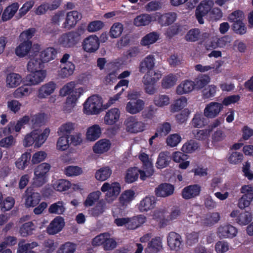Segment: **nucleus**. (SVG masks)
I'll use <instances>...</instances> for the list:
<instances>
[{
	"mask_svg": "<svg viewBox=\"0 0 253 253\" xmlns=\"http://www.w3.org/2000/svg\"><path fill=\"white\" fill-rule=\"evenodd\" d=\"M36 32V28H30L20 33L19 36L20 43L15 50V54L17 56L24 57L30 53L32 47V42L31 40Z\"/></svg>",
	"mask_w": 253,
	"mask_h": 253,
	"instance_id": "obj_1",
	"label": "nucleus"
},
{
	"mask_svg": "<svg viewBox=\"0 0 253 253\" xmlns=\"http://www.w3.org/2000/svg\"><path fill=\"white\" fill-rule=\"evenodd\" d=\"M27 70L30 73L26 77L29 85H37L42 82L46 76V71L42 68L43 64H27Z\"/></svg>",
	"mask_w": 253,
	"mask_h": 253,
	"instance_id": "obj_2",
	"label": "nucleus"
},
{
	"mask_svg": "<svg viewBox=\"0 0 253 253\" xmlns=\"http://www.w3.org/2000/svg\"><path fill=\"white\" fill-rule=\"evenodd\" d=\"M34 46L35 50L31 55V60H35L36 63H46L55 58L57 52L53 47H47L39 52L40 45L35 44Z\"/></svg>",
	"mask_w": 253,
	"mask_h": 253,
	"instance_id": "obj_3",
	"label": "nucleus"
},
{
	"mask_svg": "<svg viewBox=\"0 0 253 253\" xmlns=\"http://www.w3.org/2000/svg\"><path fill=\"white\" fill-rule=\"evenodd\" d=\"M50 164L43 163L39 165L34 169L33 184L41 187L48 180V172L50 169Z\"/></svg>",
	"mask_w": 253,
	"mask_h": 253,
	"instance_id": "obj_4",
	"label": "nucleus"
},
{
	"mask_svg": "<svg viewBox=\"0 0 253 253\" xmlns=\"http://www.w3.org/2000/svg\"><path fill=\"white\" fill-rule=\"evenodd\" d=\"M101 107V98L97 95H92L84 103L83 112L88 115H97L100 113Z\"/></svg>",
	"mask_w": 253,
	"mask_h": 253,
	"instance_id": "obj_5",
	"label": "nucleus"
},
{
	"mask_svg": "<svg viewBox=\"0 0 253 253\" xmlns=\"http://www.w3.org/2000/svg\"><path fill=\"white\" fill-rule=\"evenodd\" d=\"M84 32L83 27H79L76 30L67 33L64 35V47H73L81 40V36Z\"/></svg>",
	"mask_w": 253,
	"mask_h": 253,
	"instance_id": "obj_6",
	"label": "nucleus"
},
{
	"mask_svg": "<svg viewBox=\"0 0 253 253\" xmlns=\"http://www.w3.org/2000/svg\"><path fill=\"white\" fill-rule=\"evenodd\" d=\"M102 192H107L106 200L109 203L114 201L120 192V184L118 182L104 183L101 189Z\"/></svg>",
	"mask_w": 253,
	"mask_h": 253,
	"instance_id": "obj_7",
	"label": "nucleus"
},
{
	"mask_svg": "<svg viewBox=\"0 0 253 253\" xmlns=\"http://www.w3.org/2000/svg\"><path fill=\"white\" fill-rule=\"evenodd\" d=\"M213 4V2L211 0H204L202 1L197 7L195 15L200 24H203L204 23L203 17L210 12Z\"/></svg>",
	"mask_w": 253,
	"mask_h": 253,
	"instance_id": "obj_8",
	"label": "nucleus"
},
{
	"mask_svg": "<svg viewBox=\"0 0 253 253\" xmlns=\"http://www.w3.org/2000/svg\"><path fill=\"white\" fill-rule=\"evenodd\" d=\"M127 131L131 133H137L145 130L146 125L141 121H138L135 117L127 118L124 122Z\"/></svg>",
	"mask_w": 253,
	"mask_h": 253,
	"instance_id": "obj_9",
	"label": "nucleus"
},
{
	"mask_svg": "<svg viewBox=\"0 0 253 253\" xmlns=\"http://www.w3.org/2000/svg\"><path fill=\"white\" fill-rule=\"evenodd\" d=\"M139 158L143 163V170L140 171V178L145 180L146 177L151 176L154 172L152 162L150 161L148 155L141 153Z\"/></svg>",
	"mask_w": 253,
	"mask_h": 253,
	"instance_id": "obj_10",
	"label": "nucleus"
},
{
	"mask_svg": "<svg viewBox=\"0 0 253 253\" xmlns=\"http://www.w3.org/2000/svg\"><path fill=\"white\" fill-rule=\"evenodd\" d=\"M25 206L27 208L34 207L38 205L41 200L40 193L31 188H28L25 191Z\"/></svg>",
	"mask_w": 253,
	"mask_h": 253,
	"instance_id": "obj_11",
	"label": "nucleus"
},
{
	"mask_svg": "<svg viewBox=\"0 0 253 253\" xmlns=\"http://www.w3.org/2000/svg\"><path fill=\"white\" fill-rule=\"evenodd\" d=\"M99 44L98 38L96 36L91 35L84 39L82 46L85 51L93 53L99 48Z\"/></svg>",
	"mask_w": 253,
	"mask_h": 253,
	"instance_id": "obj_12",
	"label": "nucleus"
},
{
	"mask_svg": "<svg viewBox=\"0 0 253 253\" xmlns=\"http://www.w3.org/2000/svg\"><path fill=\"white\" fill-rule=\"evenodd\" d=\"M183 241L181 236L174 232H170L167 236L168 245L171 250L177 251L182 246Z\"/></svg>",
	"mask_w": 253,
	"mask_h": 253,
	"instance_id": "obj_13",
	"label": "nucleus"
},
{
	"mask_svg": "<svg viewBox=\"0 0 253 253\" xmlns=\"http://www.w3.org/2000/svg\"><path fill=\"white\" fill-rule=\"evenodd\" d=\"M222 108V104L212 102L206 105L204 110V114L208 118H214L219 114Z\"/></svg>",
	"mask_w": 253,
	"mask_h": 253,
	"instance_id": "obj_14",
	"label": "nucleus"
},
{
	"mask_svg": "<svg viewBox=\"0 0 253 253\" xmlns=\"http://www.w3.org/2000/svg\"><path fill=\"white\" fill-rule=\"evenodd\" d=\"M145 107V102L141 99L128 101L126 106V111L132 115L136 114L142 111Z\"/></svg>",
	"mask_w": 253,
	"mask_h": 253,
	"instance_id": "obj_15",
	"label": "nucleus"
},
{
	"mask_svg": "<svg viewBox=\"0 0 253 253\" xmlns=\"http://www.w3.org/2000/svg\"><path fill=\"white\" fill-rule=\"evenodd\" d=\"M232 41V37L228 35L224 36L220 38H215L211 42L210 45L207 43L206 47L207 48H208V47L213 48L217 47L226 48L230 45Z\"/></svg>",
	"mask_w": 253,
	"mask_h": 253,
	"instance_id": "obj_16",
	"label": "nucleus"
},
{
	"mask_svg": "<svg viewBox=\"0 0 253 253\" xmlns=\"http://www.w3.org/2000/svg\"><path fill=\"white\" fill-rule=\"evenodd\" d=\"M237 234V229L231 225H221L218 228L217 235L219 238H232Z\"/></svg>",
	"mask_w": 253,
	"mask_h": 253,
	"instance_id": "obj_17",
	"label": "nucleus"
},
{
	"mask_svg": "<svg viewBox=\"0 0 253 253\" xmlns=\"http://www.w3.org/2000/svg\"><path fill=\"white\" fill-rule=\"evenodd\" d=\"M121 112L117 108L110 109L106 112L104 117V123L108 125H113L120 119Z\"/></svg>",
	"mask_w": 253,
	"mask_h": 253,
	"instance_id": "obj_18",
	"label": "nucleus"
},
{
	"mask_svg": "<svg viewBox=\"0 0 253 253\" xmlns=\"http://www.w3.org/2000/svg\"><path fill=\"white\" fill-rule=\"evenodd\" d=\"M201 190V186L198 184L189 185L182 190L181 195L186 200L194 198L200 194Z\"/></svg>",
	"mask_w": 253,
	"mask_h": 253,
	"instance_id": "obj_19",
	"label": "nucleus"
},
{
	"mask_svg": "<svg viewBox=\"0 0 253 253\" xmlns=\"http://www.w3.org/2000/svg\"><path fill=\"white\" fill-rule=\"evenodd\" d=\"M174 186L169 183H162L159 185L155 190V195L157 197H167L171 195L174 192Z\"/></svg>",
	"mask_w": 253,
	"mask_h": 253,
	"instance_id": "obj_20",
	"label": "nucleus"
},
{
	"mask_svg": "<svg viewBox=\"0 0 253 253\" xmlns=\"http://www.w3.org/2000/svg\"><path fill=\"white\" fill-rule=\"evenodd\" d=\"M30 121V118L28 116H25L18 120L15 125H8L7 127L3 128L2 132L4 135L9 134L12 133L13 130L19 132L23 125H26Z\"/></svg>",
	"mask_w": 253,
	"mask_h": 253,
	"instance_id": "obj_21",
	"label": "nucleus"
},
{
	"mask_svg": "<svg viewBox=\"0 0 253 253\" xmlns=\"http://www.w3.org/2000/svg\"><path fill=\"white\" fill-rule=\"evenodd\" d=\"M156 203L154 196H146L142 199L138 204V209L141 212L147 211L153 209Z\"/></svg>",
	"mask_w": 253,
	"mask_h": 253,
	"instance_id": "obj_22",
	"label": "nucleus"
},
{
	"mask_svg": "<svg viewBox=\"0 0 253 253\" xmlns=\"http://www.w3.org/2000/svg\"><path fill=\"white\" fill-rule=\"evenodd\" d=\"M56 87V84L53 81L42 85L38 91V97L41 99L46 98L54 92Z\"/></svg>",
	"mask_w": 253,
	"mask_h": 253,
	"instance_id": "obj_23",
	"label": "nucleus"
},
{
	"mask_svg": "<svg viewBox=\"0 0 253 253\" xmlns=\"http://www.w3.org/2000/svg\"><path fill=\"white\" fill-rule=\"evenodd\" d=\"M63 217L57 216L49 224L46 228L47 233L49 235H54L60 232L63 228Z\"/></svg>",
	"mask_w": 253,
	"mask_h": 253,
	"instance_id": "obj_24",
	"label": "nucleus"
},
{
	"mask_svg": "<svg viewBox=\"0 0 253 253\" xmlns=\"http://www.w3.org/2000/svg\"><path fill=\"white\" fill-rule=\"evenodd\" d=\"M162 247V239L159 237H157L148 243L145 250V253H158Z\"/></svg>",
	"mask_w": 253,
	"mask_h": 253,
	"instance_id": "obj_25",
	"label": "nucleus"
},
{
	"mask_svg": "<svg viewBox=\"0 0 253 253\" xmlns=\"http://www.w3.org/2000/svg\"><path fill=\"white\" fill-rule=\"evenodd\" d=\"M81 18V14L77 11H72L68 12L66 15V21L64 23V28L68 29L72 28L75 26Z\"/></svg>",
	"mask_w": 253,
	"mask_h": 253,
	"instance_id": "obj_26",
	"label": "nucleus"
},
{
	"mask_svg": "<svg viewBox=\"0 0 253 253\" xmlns=\"http://www.w3.org/2000/svg\"><path fill=\"white\" fill-rule=\"evenodd\" d=\"M194 83L190 80H185L179 84L176 88V93L178 95L191 92L194 88Z\"/></svg>",
	"mask_w": 253,
	"mask_h": 253,
	"instance_id": "obj_27",
	"label": "nucleus"
},
{
	"mask_svg": "<svg viewBox=\"0 0 253 253\" xmlns=\"http://www.w3.org/2000/svg\"><path fill=\"white\" fill-rule=\"evenodd\" d=\"M19 7V4L18 2L13 3L7 6L2 13L1 20L2 21H7L11 19L17 11Z\"/></svg>",
	"mask_w": 253,
	"mask_h": 253,
	"instance_id": "obj_28",
	"label": "nucleus"
},
{
	"mask_svg": "<svg viewBox=\"0 0 253 253\" xmlns=\"http://www.w3.org/2000/svg\"><path fill=\"white\" fill-rule=\"evenodd\" d=\"M74 92V95H68L66 99V102L64 103V113H71L74 111V109L76 105V102L80 95Z\"/></svg>",
	"mask_w": 253,
	"mask_h": 253,
	"instance_id": "obj_29",
	"label": "nucleus"
},
{
	"mask_svg": "<svg viewBox=\"0 0 253 253\" xmlns=\"http://www.w3.org/2000/svg\"><path fill=\"white\" fill-rule=\"evenodd\" d=\"M176 18V13L168 12L161 15L158 19V22L162 26H167L173 23Z\"/></svg>",
	"mask_w": 253,
	"mask_h": 253,
	"instance_id": "obj_30",
	"label": "nucleus"
},
{
	"mask_svg": "<svg viewBox=\"0 0 253 253\" xmlns=\"http://www.w3.org/2000/svg\"><path fill=\"white\" fill-rule=\"evenodd\" d=\"M146 218L145 216L139 215L132 218H128L127 228L128 229H135L140 227L145 222Z\"/></svg>",
	"mask_w": 253,
	"mask_h": 253,
	"instance_id": "obj_31",
	"label": "nucleus"
},
{
	"mask_svg": "<svg viewBox=\"0 0 253 253\" xmlns=\"http://www.w3.org/2000/svg\"><path fill=\"white\" fill-rule=\"evenodd\" d=\"M101 133V130L99 126L94 125L87 129L86 139L90 141H94L100 137Z\"/></svg>",
	"mask_w": 253,
	"mask_h": 253,
	"instance_id": "obj_32",
	"label": "nucleus"
},
{
	"mask_svg": "<svg viewBox=\"0 0 253 253\" xmlns=\"http://www.w3.org/2000/svg\"><path fill=\"white\" fill-rule=\"evenodd\" d=\"M170 160L169 153L168 152H161L157 159L156 164V167L158 169H163L167 167Z\"/></svg>",
	"mask_w": 253,
	"mask_h": 253,
	"instance_id": "obj_33",
	"label": "nucleus"
},
{
	"mask_svg": "<svg viewBox=\"0 0 253 253\" xmlns=\"http://www.w3.org/2000/svg\"><path fill=\"white\" fill-rule=\"evenodd\" d=\"M22 81L21 76L19 74L11 73L7 75V85L11 88L18 86Z\"/></svg>",
	"mask_w": 253,
	"mask_h": 253,
	"instance_id": "obj_34",
	"label": "nucleus"
},
{
	"mask_svg": "<svg viewBox=\"0 0 253 253\" xmlns=\"http://www.w3.org/2000/svg\"><path fill=\"white\" fill-rule=\"evenodd\" d=\"M110 147L109 141L106 139H101L95 143L93 147L94 153L102 154L107 151Z\"/></svg>",
	"mask_w": 253,
	"mask_h": 253,
	"instance_id": "obj_35",
	"label": "nucleus"
},
{
	"mask_svg": "<svg viewBox=\"0 0 253 253\" xmlns=\"http://www.w3.org/2000/svg\"><path fill=\"white\" fill-rule=\"evenodd\" d=\"M33 133L34 137L35 140V147H40L47 139L50 133V129L49 128H46L40 134H39L35 132H33Z\"/></svg>",
	"mask_w": 253,
	"mask_h": 253,
	"instance_id": "obj_36",
	"label": "nucleus"
},
{
	"mask_svg": "<svg viewBox=\"0 0 253 253\" xmlns=\"http://www.w3.org/2000/svg\"><path fill=\"white\" fill-rule=\"evenodd\" d=\"M177 81L176 76L170 74L163 78L161 81V86L164 89H169L176 84Z\"/></svg>",
	"mask_w": 253,
	"mask_h": 253,
	"instance_id": "obj_37",
	"label": "nucleus"
},
{
	"mask_svg": "<svg viewBox=\"0 0 253 253\" xmlns=\"http://www.w3.org/2000/svg\"><path fill=\"white\" fill-rule=\"evenodd\" d=\"M112 174V170L108 167L101 168L96 170L95 177L96 180L103 181L110 177Z\"/></svg>",
	"mask_w": 253,
	"mask_h": 253,
	"instance_id": "obj_38",
	"label": "nucleus"
},
{
	"mask_svg": "<svg viewBox=\"0 0 253 253\" xmlns=\"http://www.w3.org/2000/svg\"><path fill=\"white\" fill-rule=\"evenodd\" d=\"M153 102L157 107H164L170 104V99L169 95L160 94L155 96Z\"/></svg>",
	"mask_w": 253,
	"mask_h": 253,
	"instance_id": "obj_39",
	"label": "nucleus"
},
{
	"mask_svg": "<svg viewBox=\"0 0 253 253\" xmlns=\"http://www.w3.org/2000/svg\"><path fill=\"white\" fill-rule=\"evenodd\" d=\"M160 34L157 32H152L145 36L141 41L142 45H149L156 42L159 39Z\"/></svg>",
	"mask_w": 253,
	"mask_h": 253,
	"instance_id": "obj_40",
	"label": "nucleus"
},
{
	"mask_svg": "<svg viewBox=\"0 0 253 253\" xmlns=\"http://www.w3.org/2000/svg\"><path fill=\"white\" fill-rule=\"evenodd\" d=\"M31 156V154L29 152L23 154L15 162L16 168L22 170L25 169L30 163Z\"/></svg>",
	"mask_w": 253,
	"mask_h": 253,
	"instance_id": "obj_41",
	"label": "nucleus"
},
{
	"mask_svg": "<svg viewBox=\"0 0 253 253\" xmlns=\"http://www.w3.org/2000/svg\"><path fill=\"white\" fill-rule=\"evenodd\" d=\"M171 130V126L170 123L164 122L158 126L155 132L156 136L162 137L168 134Z\"/></svg>",
	"mask_w": 253,
	"mask_h": 253,
	"instance_id": "obj_42",
	"label": "nucleus"
},
{
	"mask_svg": "<svg viewBox=\"0 0 253 253\" xmlns=\"http://www.w3.org/2000/svg\"><path fill=\"white\" fill-rule=\"evenodd\" d=\"M152 21V17L148 14H143L137 16L134 20V24L136 26H146Z\"/></svg>",
	"mask_w": 253,
	"mask_h": 253,
	"instance_id": "obj_43",
	"label": "nucleus"
},
{
	"mask_svg": "<svg viewBox=\"0 0 253 253\" xmlns=\"http://www.w3.org/2000/svg\"><path fill=\"white\" fill-rule=\"evenodd\" d=\"M168 210L166 208H161L156 210L153 212V217L156 219L161 220V223L163 226H166L165 221L166 217L168 215Z\"/></svg>",
	"mask_w": 253,
	"mask_h": 253,
	"instance_id": "obj_44",
	"label": "nucleus"
},
{
	"mask_svg": "<svg viewBox=\"0 0 253 253\" xmlns=\"http://www.w3.org/2000/svg\"><path fill=\"white\" fill-rule=\"evenodd\" d=\"M35 226L34 224L29 221L24 223L20 228L19 232L23 237H27L31 235L33 233V231L35 229Z\"/></svg>",
	"mask_w": 253,
	"mask_h": 253,
	"instance_id": "obj_45",
	"label": "nucleus"
},
{
	"mask_svg": "<svg viewBox=\"0 0 253 253\" xmlns=\"http://www.w3.org/2000/svg\"><path fill=\"white\" fill-rule=\"evenodd\" d=\"M220 219V215L218 212H210L206 215L204 219V222L208 225H212L217 223Z\"/></svg>",
	"mask_w": 253,
	"mask_h": 253,
	"instance_id": "obj_46",
	"label": "nucleus"
},
{
	"mask_svg": "<svg viewBox=\"0 0 253 253\" xmlns=\"http://www.w3.org/2000/svg\"><path fill=\"white\" fill-rule=\"evenodd\" d=\"M141 170L134 168L129 169L127 170L126 175V180L127 183H132L136 180L138 177V174H140Z\"/></svg>",
	"mask_w": 253,
	"mask_h": 253,
	"instance_id": "obj_47",
	"label": "nucleus"
},
{
	"mask_svg": "<svg viewBox=\"0 0 253 253\" xmlns=\"http://www.w3.org/2000/svg\"><path fill=\"white\" fill-rule=\"evenodd\" d=\"M206 117L200 114L195 115L192 120V124L195 127L201 128L207 124Z\"/></svg>",
	"mask_w": 253,
	"mask_h": 253,
	"instance_id": "obj_48",
	"label": "nucleus"
},
{
	"mask_svg": "<svg viewBox=\"0 0 253 253\" xmlns=\"http://www.w3.org/2000/svg\"><path fill=\"white\" fill-rule=\"evenodd\" d=\"M211 81V79L210 77L203 75L198 77L197 78L195 79L194 82V87L198 89H200L205 87L207 84H208Z\"/></svg>",
	"mask_w": 253,
	"mask_h": 253,
	"instance_id": "obj_49",
	"label": "nucleus"
},
{
	"mask_svg": "<svg viewBox=\"0 0 253 253\" xmlns=\"http://www.w3.org/2000/svg\"><path fill=\"white\" fill-rule=\"evenodd\" d=\"M187 98L184 96L176 99L170 106L171 112H175L180 110L187 105Z\"/></svg>",
	"mask_w": 253,
	"mask_h": 253,
	"instance_id": "obj_50",
	"label": "nucleus"
},
{
	"mask_svg": "<svg viewBox=\"0 0 253 253\" xmlns=\"http://www.w3.org/2000/svg\"><path fill=\"white\" fill-rule=\"evenodd\" d=\"M67 144H64V147L66 146L73 145L74 146L80 144L82 141L81 135L80 133H76L74 135H67L66 137Z\"/></svg>",
	"mask_w": 253,
	"mask_h": 253,
	"instance_id": "obj_51",
	"label": "nucleus"
},
{
	"mask_svg": "<svg viewBox=\"0 0 253 253\" xmlns=\"http://www.w3.org/2000/svg\"><path fill=\"white\" fill-rule=\"evenodd\" d=\"M24 243V240H22L19 242L17 253H24L25 251L31 250L38 246V244L36 242H33L31 243Z\"/></svg>",
	"mask_w": 253,
	"mask_h": 253,
	"instance_id": "obj_52",
	"label": "nucleus"
},
{
	"mask_svg": "<svg viewBox=\"0 0 253 253\" xmlns=\"http://www.w3.org/2000/svg\"><path fill=\"white\" fill-rule=\"evenodd\" d=\"M200 31L198 29H193L189 30L185 36L186 41L194 42L200 39Z\"/></svg>",
	"mask_w": 253,
	"mask_h": 253,
	"instance_id": "obj_53",
	"label": "nucleus"
},
{
	"mask_svg": "<svg viewBox=\"0 0 253 253\" xmlns=\"http://www.w3.org/2000/svg\"><path fill=\"white\" fill-rule=\"evenodd\" d=\"M76 91L78 95H80L81 89L75 87V83L74 82H70L64 86V96L68 95H74V92Z\"/></svg>",
	"mask_w": 253,
	"mask_h": 253,
	"instance_id": "obj_54",
	"label": "nucleus"
},
{
	"mask_svg": "<svg viewBox=\"0 0 253 253\" xmlns=\"http://www.w3.org/2000/svg\"><path fill=\"white\" fill-rule=\"evenodd\" d=\"M124 28L122 24L118 23L113 25L109 32V34L112 38L119 37L123 32Z\"/></svg>",
	"mask_w": 253,
	"mask_h": 253,
	"instance_id": "obj_55",
	"label": "nucleus"
},
{
	"mask_svg": "<svg viewBox=\"0 0 253 253\" xmlns=\"http://www.w3.org/2000/svg\"><path fill=\"white\" fill-rule=\"evenodd\" d=\"M82 173V169L78 166H68L64 170V173L68 176H76L81 174Z\"/></svg>",
	"mask_w": 253,
	"mask_h": 253,
	"instance_id": "obj_56",
	"label": "nucleus"
},
{
	"mask_svg": "<svg viewBox=\"0 0 253 253\" xmlns=\"http://www.w3.org/2000/svg\"><path fill=\"white\" fill-rule=\"evenodd\" d=\"M181 138L179 134L174 133L169 135L166 139L167 145L171 147L176 146L181 141Z\"/></svg>",
	"mask_w": 253,
	"mask_h": 253,
	"instance_id": "obj_57",
	"label": "nucleus"
},
{
	"mask_svg": "<svg viewBox=\"0 0 253 253\" xmlns=\"http://www.w3.org/2000/svg\"><path fill=\"white\" fill-rule=\"evenodd\" d=\"M229 20L233 23L240 22L245 19V15L241 10H236L231 13L228 17Z\"/></svg>",
	"mask_w": 253,
	"mask_h": 253,
	"instance_id": "obj_58",
	"label": "nucleus"
},
{
	"mask_svg": "<svg viewBox=\"0 0 253 253\" xmlns=\"http://www.w3.org/2000/svg\"><path fill=\"white\" fill-rule=\"evenodd\" d=\"M134 192L131 190L125 191L120 197L121 202L123 204H126L131 201L134 197Z\"/></svg>",
	"mask_w": 253,
	"mask_h": 253,
	"instance_id": "obj_59",
	"label": "nucleus"
},
{
	"mask_svg": "<svg viewBox=\"0 0 253 253\" xmlns=\"http://www.w3.org/2000/svg\"><path fill=\"white\" fill-rule=\"evenodd\" d=\"M100 192L99 191L94 192L90 193L84 202L85 206H91L99 198Z\"/></svg>",
	"mask_w": 253,
	"mask_h": 253,
	"instance_id": "obj_60",
	"label": "nucleus"
},
{
	"mask_svg": "<svg viewBox=\"0 0 253 253\" xmlns=\"http://www.w3.org/2000/svg\"><path fill=\"white\" fill-rule=\"evenodd\" d=\"M214 249L217 253H225L229 250V245L226 241H219L215 244Z\"/></svg>",
	"mask_w": 253,
	"mask_h": 253,
	"instance_id": "obj_61",
	"label": "nucleus"
},
{
	"mask_svg": "<svg viewBox=\"0 0 253 253\" xmlns=\"http://www.w3.org/2000/svg\"><path fill=\"white\" fill-rule=\"evenodd\" d=\"M30 93L29 88L27 85H24L17 88L14 92V96L15 98H21L24 96H28Z\"/></svg>",
	"mask_w": 253,
	"mask_h": 253,
	"instance_id": "obj_62",
	"label": "nucleus"
},
{
	"mask_svg": "<svg viewBox=\"0 0 253 253\" xmlns=\"http://www.w3.org/2000/svg\"><path fill=\"white\" fill-rule=\"evenodd\" d=\"M252 219V214L248 211H245L241 213L238 219L237 222L241 225H246L249 223Z\"/></svg>",
	"mask_w": 253,
	"mask_h": 253,
	"instance_id": "obj_63",
	"label": "nucleus"
},
{
	"mask_svg": "<svg viewBox=\"0 0 253 253\" xmlns=\"http://www.w3.org/2000/svg\"><path fill=\"white\" fill-rule=\"evenodd\" d=\"M34 4L35 2L33 0L26 1L19 10L18 15L19 17H22L25 15L26 13L33 7Z\"/></svg>",
	"mask_w": 253,
	"mask_h": 253,
	"instance_id": "obj_64",
	"label": "nucleus"
}]
</instances>
